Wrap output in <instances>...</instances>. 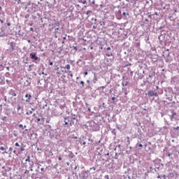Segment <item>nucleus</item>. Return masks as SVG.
<instances>
[{
    "label": "nucleus",
    "mask_w": 179,
    "mask_h": 179,
    "mask_svg": "<svg viewBox=\"0 0 179 179\" xmlns=\"http://www.w3.org/2000/svg\"><path fill=\"white\" fill-rule=\"evenodd\" d=\"M75 121H76V116H75V115L73 116H68L64 118V125L72 127V125L75 124Z\"/></svg>",
    "instance_id": "1"
},
{
    "label": "nucleus",
    "mask_w": 179,
    "mask_h": 179,
    "mask_svg": "<svg viewBox=\"0 0 179 179\" xmlns=\"http://www.w3.org/2000/svg\"><path fill=\"white\" fill-rule=\"evenodd\" d=\"M152 145V143L148 142V143L145 144V150L146 152H149V150H150L151 148L150 145Z\"/></svg>",
    "instance_id": "2"
},
{
    "label": "nucleus",
    "mask_w": 179,
    "mask_h": 179,
    "mask_svg": "<svg viewBox=\"0 0 179 179\" xmlns=\"http://www.w3.org/2000/svg\"><path fill=\"white\" fill-rule=\"evenodd\" d=\"M17 152H18V153L20 152H24V148L23 147H20L19 148H15V150L13 151V153H15V155H16Z\"/></svg>",
    "instance_id": "3"
},
{
    "label": "nucleus",
    "mask_w": 179,
    "mask_h": 179,
    "mask_svg": "<svg viewBox=\"0 0 179 179\" xmlns=\"http://www.w3.org/2000/svg\"><path fill=\"white\" fill-rule=\"evenodd\" d=\"M29 57L31 59H34V61H37L38 57L36 56V53H30Z\"/></svg>",
    "instance_id": "4"
},
{
    "label": "nucleus",
    "mask_w": 179,
    "mask_h": 179,
    "mask_svg": "<svg viewBox=\"0 0 179 179\" xmlns=\"http://www.w3.org/2000/svg\"><path fill=\"white\" fill-rule=\"evenodd\" d=\"M148 96L150 97H152L153 96H157V92L153 91V90H150L148 92Z\"/></svg>",
    "instance_id": "5"
},
{
    "label": "nucleus",
    "mask_w": 179,
    "mask_h": 179,
    "mask_svg": "<svg viewBox=\"0 0 179 179\" xmlns=\"http://www.w3.org/2000/svg\"><path fill=\"white\" fill-rule=\"evenodd\" d=\"M175 177H178V175L177 173H174L173 172L169 173V178L173 179Z\"/></svg>",
    "instance_id": "6"
},
{
    "label": "nucleus",
    "mask_w": 179,
    "mask_h": 179,
    "mask_svg": "<svg viewBox=\"0 0 179 179\" xmlns=\"http://www.w3.org/2000/svg\"><path fill=\"white\" fill-rule=\"evenodd\" d=\"M66 73H69L70 78H73V74H72V71H65Z\"/></svg>",
    "instance_id": "7"
},
{
    "label": "nucleus",
    "mask_w": 179,
    "mask_h": 179,
    "mask_svg": "<svg viewBox=\"0 0 179 179\" xmlns=\"http://www.w3.org/2000/svg\"><path fill=\"white\" fill-rule=\"evenodd\" d=\"M171 118H174V117H176V115H177V113L176 112H174V110L171 111Z\"/></svg>",
    "instance_id": "8"
},
{
    "label": "nucleus",
    "mask_w": 179,
    "mask_h": 179,
    "mask_svg": "<svg viewBox=\"0 0 179 179\" xmlns=\"http://www.w3.org/2000/svg\"><path fill=\"white\" fill-rule=\"evenodd\" d=\"M11 94L14 97H16V96H17L16 92H15V90H11Z\"/></svg>",
    "instance_id": "9"
},
{
    "label": "nucleus",
    "mask_w": 179,
    "mask_h": 179,
    "mask_svg": "<svg viewBox=\"0 0 179 179\" xmlns=\"http://www.w3.org/2000/svg\"><path fill=\"white\" fill-rule=\"evenodd\" d=\"M64 69H67L68 71H69V69H71V65L67 64L65 67Z\"/></svg>",
    "instance_id": "10"
},
{
    "label": "nucleus",
    "mask_w": 179,
    "mask_h": 179,
    "mask_svg": "<svg viewBox=\"0 0 179 179\" xmlns=\"http://www.w3.org/2000/svg\"><path fill=\"white\" fill-rule=\"evenodd\" d=\"M1 173H2V176H3L4 177H6V169H4V171H2Z\"/></svg>",
    "instance_id": "11"
},
{
    "label": "nucleus",
    "mask_w": 179,
    "mask_h": 179,
    "mask_svg": "<svg viewBox=\"0 0 179 179\" xmlns=\"http://www.w3.org/2000/svg\"><path fill=\"white\" fill-rule=\"evenodd\" d=\"M25 97H28V100H30V99H31V95L29 94H27L25 95Z\"/></svg>",
    "instance_id": "12"
},
{
    "label": "nucleus",
    "mask_w": 179,
    "mask_h": 179,
    "mask_svg": "<svg viewBox=\"0 0 179 179\" xmlns=\"http://www.w3.org/2000/svg\"><path fill=\"white\" fill-rule=\"evenodd\" d=\"M15 148H18L19 149H20V145L19 144V143H15Z\"/></svg>",
    "instance_id": "13"
},
{
    "label": "nucleus",
    "mask_w": 179,
    "mask_h": 179,
    "mask_svg": "<svg viewBox=\"0 0 179 179\" xmlns=\"http://www.w3.org/2000/svg\"><path fill=\"white\" fill-rule=\"evenodd\" d=\"M19 128H22V129H24V128H26V126L23 127V124H19Z\"/></svg>",
    "instance_id": "14"
},
{
    "label": "nucleus",
    "mask_w": 179,
    "mask_h": 179,
    "mask_svg": "<svg viewBox=\"0 0 179 179\" xmlns=\"http://www.w3.org/2000/svg\"><path fill=\"white\" fill-rule=\"evenodd\" d=\"M94 83H96L97 82V77L94 76L93 80Z\"/></svg>",
    "instance_id": "15"
},
{
    "label": "nucleus",
    "mask_w": 179,
    "mask_h": 179,
    "mask_svg": "<svg viewBox=\"0 0 179 179\" xmlns=\"http://www.w3.org/2000/svg\"><path fill=\"white\" fill-rule=\"evenodd\" d=\"M80 85H82V87L85 86V82L84 81H80Z\"/></svg>",
    "instance_id": "16"
},
{
    "label": "nucleus",
    "mask_w": 179,
    "mask_h": 179,
    "mask_svg": "<svg viewBox=\"0 0 179 179\" xmlns=\"http://www.w3.org/2000/svg\"><path fill=\"white\" fill-rule=\"evenodd\" d=\"M25 162H30V156H28L27 159H25Z\"/></svg>",
    "instance_id": "17"
},
{
    "label": "nucleus",
    "mask_w": 179,
    "mask_h": 179,
    "mask_svg": "<svg viewBox=\"0 0 179 179\" xmlns=\"http://www.w3.org/2000/svg\"><path fill=\"white\" fill-rule=\"evenodd\" d=\"M17 110V111H19L20 110H22V107L20 105H18Z\"/></svg>",
    "instance_id": "18"
},
{
    "label": "nucleus",
    "mask_w": 179,
    "mask_h": 179,
    "mask_svg": "<svg viewBox=\"0 0 179 179\" xmlns=\"http://www.w3.org/2000/svg\"><path fill=\"white\" fill-rule=\"evenodd\" d=\"M92 10H89L86 12V15H89V13H92Z\"/></svg>",
    "instance_id": "19"
},
{
    "label": "nucleus",
    "mask_w": 179,
    "mask_h": 179,
    "mask_svg": "<svg viewBox=\"0 0 179 179\" xmlns=\"http://www.w3.org/2000/svg\"><path fill=\"white\" fill-rule=\"evenodd\" d=\"M106 57H113V53H110V54L107 53Z\"/></svg>",
    "instance_id": "20"
},
{
    "label": "nucleus",
    "mask_w": 179,
    "mask_h": 179,
    "mask_svg": "<svg viewBox=\"0 0 179 179\" xmlns=\"http://www.w3.org/2000/svg\"><path fill=\"white\" fill-rule=\"evenodd\" d=\"M57 75H58V77L61 76V71H57Z\"/></svg>",
    "instance_id": "21"
},
{
    "label": "nucleus",
    "mask_w": 179,
    "mask_h": 179,
    "mask_svg": "<svg viewBox=\"0 0 179 179\" xmlns=\"http://www.w3.org/2000/svg\"><path fill=\"white\" fill-rule=\"evenodd\" d=\"M2 121H6V116H4L1 118Z\"/></svg>",
    "instance_id": "22"
},
{
    "label": "nucleus",
    "mask_w": 179,
    "mask_h": 179,
    "mask_svg": "<svg viewBox=\"0 0 179 179\" xmlns=\"http://www.w3.org/2000/svg\"><path fill=\"white\" fill-rule=\"evenodd\" d=\"M0 150H2V151L5 150V147L3 146L0 147Z\"/></svg>",
    "instance_id": "23"
},
{
    "label": "nucleus",
    "mask_w": 179,
    "mask_h": 179,
    "mask_svg": "<svg viewBox=\"0 0 179 179\" xmlns=\"http://www.w3.org/2000/svg\"><path fill=\"white\" fill-rule=\"evenodd\" d=\"M88 74V73H87V71H85V73H84V76H85V78H86V76H87V75Z\"/></svg>",
    "instance_id": "24"
},
{
    "label": "nucleus",
    "mask_w": 179,
    "mask_h": 179,
    "mask_svg": "<svg viewBox=\"0 0 179 179\" xmlns=\"http://www.w3.org/2000/svg\"><path fill=\"white\" fill-rule=\"evenodd\" d=\"M173 129H175L176 131H178L179 129V127H174Z\"/></svg>",
    "instance_id": "25"
},
{
    "label": "nucleus",
    "mask_w": 179,
    "mask_h": 179,
    "mask_svg": "<svg viewBox=\"0 0 179 179\" xmlns=\"http://www.w3.org/2000/svg\"><path fill=\"white\" fill-rule=\"evenodd\" d=\"M11 48H12V51H13L15 50V46H13V45H11Z\"/></svg>",
    "instance_id": "26"
},
{
    "label": "nucleus",
    "mask_w": 179,
    "mask_h": 179,
    "mask_svg": "<svg viewBox=\"0 0 179 179\" xmlns=\"http://www.w3.org/2000/svg\"><path fill=\"white\" fill-rule=\"evenodd\" d=\"M53 64L52 62H49V65L52 66Z\"/></svg>",
    "instance_id": "27"
},
{
    "label": "nucleus",
    "mask_w": 179,
    "mask_h": 179,
    "mask_svg": "<svg viewBox=\"0 0 179 179\" xmlns=\"http://www.w3.org/2000/svg\"><path fill=\"white\" fill-rule=\"evenodd\" d=\"M106 50H107V51H110V50H111V48L108 47V48H106Z\"/></svg>",
    "instance_id": "28"
},
{
    "label": "nucleus",
    "mask_w": 179,
    "mask_h": 179,
    "mask_svg": "<svg viewBox=\"0 0 179 179\" xmlns=\"http://www.w3.org/2000/svg\"><path fill=\"white\" fill-rule=\"evenodd\" d=\"M12 150H13V148H12V147H10V148H9V151H10V152H12Z\"/></svg>",
    "instance_id": "29"
},
{
    "label": "nucleus",
    "mask_w": 179,
    "mask_h": 179,
    "mask_svg": "<svg viewBox=\"0 0 179 179\" xmlns=\"http://www.w3.org/2000/svg\"><path fill=\"white\" fill-rule=\"evenodd\" d=\"M58 160H59V161L62 160V157H58Z\"/></svg>",
    "instance_id": "30"
},
{
    "label": "nucleus",
    "mask_w": 179,
    "mask_h": 179,
    "mask_svg": "<svg viewBox=\"0 0 179 179\" xmlns=\"http://www.w3.org/2000/svg\"><path fill=\"white\" fill-rule=\"evenodd\" d=\"M127 142H128V143H130V141H129V137H127Z\"/></svg>",
    "instance_id": "31"
},
{
    "label": "nucleus",
    "mask_w": 179,
    "mask_h": 179,
    "mask_svg": "<svg viewBox=\"0 0 179 179\" xmlns=\"http://www.w3.org/2000/svg\"><path fill=\"white\" fill-rule=\"evenodd\" d=\"M82 145H86V142L83 141V143H81Z\"/></svg>",
    "instance_id": "32"
},
{
    "label": "nucleus",
    "mask_w": 179,
    "mask_h": 179,
    "mask_svg": "<svg viewBox=\"0 0 179 179\" xmlns=\"http://www.w3.org/2000/svg\"><path fill=\"white\" fill-rule=\"evenodd\" d=\"M157 178H162V176L160 175H159Z\"/></svg>",
    "instance_id": "33"
},
{
    "label": "nucleus",
    "mask_w": 179,
    "mask_h": 179,
    "mask_svg": "<svg viewBox=\"0 0 179 179\" xmlns=\"http://www.w3.org/2000/svg\"><path fill=\"white\" fill-rule=\"evenodd\" d=\"M142 146H143V145H142V144H139V145H138V147H139V148H142Z\"/></svg>",
    "instance_id": "34"
},
{
    "label": "nucleus",
    "mask_w": 179,
    "mask_h": 179,
    "mask_svg": "<svg viewBox=\"0 0 179 179\" xmlns=\"http://www.w3.org/2000/svg\"><path fill=\"white\" fill-rule=\"evenodd\" d=\"M112 100L114 101V100H115V97H112Z\"/></svg>",
    "instance_id": "35"
},
{
    "label": "nucleus",
    "mask_w": 179,
    "mask_h": 179,
    "mask_svg": "<svg viewBox=\"0 0 179 179\" xmlns=\"http://www.w3.org/2000/svg\"><path fill=\"white\" fill-rule=\"evenodd\" d=\"M40 121H41L40 118H38V119H37V122H40Z\"/></svg>",
    "instance_id": "36"
},
{
    "label": "nucleus",
    "mask_w": 179,
    "mask_h": 179,
    "mask_svg": "<svg viewBox=\"0 0 179 179\" xmlns=\"http://www.w3.org/2000/svg\"><path fill=\"white\" fill-rule=\"evenodd\" d=\"M87 83H90V80H87Z\"/></svg>",
    "instance_id": "37"
},
{
    "label": "nucleus",
    "mask_w": 179,
    "mask_h": 179,
    "mask_svg": "<svg viewBox=\"0 0 179 179\" xmlns=\"http://www.w3.org/2000/svg\"><path fill=\"white\" fill-rule=\"evenodd\" d=\"M30 30H31V31H33V28H30Z\"/></svg>",
    "instance_id": "38"
},
{
    "label": "nucleus",
    "mask_w": 179,
    "mask_h": 179,
    "mask_svg": "<svg viewBox=\"0 0 179 179\" xmlns=\"http://www.w3.org/2000/svg\"><path fill=\"white\" fill-rule=\"evenodd\" d=\"M2 169H3V170H5V166H3Z\"/></svg>",
    "instance_id": "39"
},
{
    "label": "nucleus",
    "mask_w": 179,
    "mask_h": 179,
    "mask_svg": "<svg viewBox=\"0 0 179 179\" xmlns=\"http://www.w3.org/2000/svg\"><path fill=\"white\" fill-rule=\"evenodd\" d=\"M92 169H93V170H96V168H94V167H93Z\"/></svg>",
    "instance_id": "40"
},
{
    "label": "nucleus",
    "mask_w": 179,
    "mask_h": 179,
    "mask_svg": "<svg viewBox=\"0 0 179 179\" xmlns=\"http://www.w3.org/2000/svg\"><path fill=\"white\" fill-rule=\"evenodd\" d=\"M102 87V89H104V86H102V87Z\"/></svg>",
    "instance_id": "41"
},
{
    "label": "nucleus",
    "mask_w": 179,
    "mask_h": 179,
    "mask_svg": "<svg viewBox=\"0 0 179 179\" xmlns=\"http://www.w3.org/2000/svg\"><path fill=\"white\" fill-rule=\"evenodd\" d=\"M10 24L8 23V26H10Z\"/></svg>",
    "instance_id": "42"
},
{
    "label": "nucleus",
    "mask_w": 179,
    "mask_h": 179,
    "mask_svg": "<svg viewBox=\"0 0 179 179\" xmlns=\"http://www.w3.org/2000/svg\"><path fill=\"white\" fill-rule=\"evenodd\" d=\"M28 43H30V40H28Z\"/></svg>",
    "instance_id": "43"
},
{
    "label": "nucleus",
    "mask_w": 179,
    "mask_h": 179,
    "mask_svg": "<svg viewBox=\"0 0 179 179\" xmlns=\"http://www.w3.org/2000/svg\"><path fill=\"white\" fill-rule=\"evenodd\" d=\"M2 9V7L0 6V10Z\"/></svg>",
    "instance_id": "44"
},
{
    "label": "nucleus",
    "mask_w": 179,
    "mask_h": 179,
    "mask_svg": "<svg viewBox=\"0 0 179 179\" xmlns=\"http://www.w3.org/2000/svg\"><path fill=\"white\" fill-rule=\"evenodd\" d=\"M106 178H108V176H106Z\"/></svg>",
    "instance_id": "45"
},
{
    "label": "nucleus",
    "mask_w": 179,
    "mask_h": 179,
    "mask_svg": "<svg viewBox=\"0 0 179 179\" xmlns=\"http://www.w3.org/2000/svg\"><path fill=\"white\" fill-rule=\"evenodd\" d=\"M106 178H108V176H106Z\"/></svg>",
    "instance_id": "46"
},
{
    "label": "nucleus",
    "mask_w": 179,
    "mask_h": 179,
    "mask_svg": "<svg viewBox=\"0 0 179 179\" xmlns=\"http://www.w3.org/2000/svg\"><path fill=\"white\" fill-rule=\"evenodd\" d=\"M22 134H24V131H23V132H22Z\"/></svg>",
    "instance_id": "47"
},
{
    "label": "nucleus",
    "mask_w": 179,
    "mask_h": 179,
    "mask_svg": "<svg viewBox=\"0 0 179 179\" xmlns=\"http://www.w3.org/2000/svg\"><path fill=\"white\" fill-rule=\"evenodd\" d=\"M131 73L132 74V73H133V72L131 71Z\"/></svg>",
    "instance_id": "48"
},
{
    "label": "nucleus",
    "mask_w": 179,
    "mask_h": 179,
    "mask_svg": "<svg viewBox=\"0 0 179 179\" xmlns=\"http://www.w3.org/2000/svg\"><path fill=\"white\" fill-rule=\"evenodd\" d=\"M25 131H27V129H25Z\"/></svg>",
    "instance_id": "49"
},
{
    "label": "nucleus",
    "mask_w": 179,
    "mask_h": 179,
    "mask_svg": "<svg viewBox=\"0 0 179 179\" xmlns=\"http://www.w3.org/2000/svg\"><path fill=\"white\" fill-rule=\"evenodd\" d=\"M126 1H129V0H126Z\"/></svg>",
    "instance_id": "50"
}]
</instances>
